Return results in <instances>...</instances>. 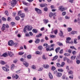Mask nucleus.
<instances>
[{"mask_svg": "<svg viewBox=\"0 0 80 80\" xmlns=\"http://www.w3.org/2000/svg\"><path fill=\"white\" fill-rule=\"evenodd\" d=\"M56 69V68L52 66V70H53V71H54V70H55Z\"/></svg>", "mask_w": 80, "mask_h": 80, "instance_id": "obj_47", "label": "nucleus"}, {"mask_svg": "<svg viewBox=\"0 0 80 80\" xmlns=\"http://www.w3.org/2000/svg\"><path fill=\"white\" fill-rule=\"evenodd\" d=\"M39 42H40V39H37L35 41V43H39Z\"/></svg>", "mask_w": 80, "mask_h": 80, "instance_id": "obj_23", "label": "nucleus"}, {"mask_svg": "<svg viewBox=\"0 0 80 80\" xmlns=\"http://www.w3.org/2000/svg\"><path fill=\"white\" fill-rule=\"evenodd\" d=\"M58 72H63V69L62 68L58 69Z\"/></svg>", "mask_w": 80, "mask_h": 80, "instance_id": "obj_24", "label": "nucleus"}, {"mask_svg": "<svg viewBox=\"0 0 80 80\" xmlns=\"http://www.w3.org/2000/svg\"><path fill=\"white\" fill-rule=\"evenodd\" d=\"M11 4V6L12 7H14L15 5H16L17 3V0H12V1L10 2Z\"/></svg>", "mask_w": 80, "mask_h": 80, "instance_id": "obj_4", "label": "nucleus"}, {"mask_svg": "<svg viewBox=\"0 0 80 80\" xmlns=\"http://www.w3.org/2000/svg\"><path fill=\"white\" fill-rule=\"evenodd\" d=\"M67 59V57H64L63 58V60L64 61V62H65Z\"/></svg>", "mask_w": 80, "mask_h": 80, "instance_id": "obj_45", "label": "nucleus"}, {"mask_svg": "<svg viewBox=\"0 0 80 80\" xmlns=\"http://www.w3.org/2000/svg\"><path fill=\"white\" fill-rule=\"evenodd\" d=\"M70 48L71 49H74V50H77V49H76L73 46H71L70 47Z\"/></svg>", "mask_w": 80, "mask_h": 80, "instance_id": "obj_35", "label": "nucleus"}, {"mask_svg": "<svg viewBox=\"0 0 80 80\" xmlns=\"http://www.w3.org/2000/svg\"><path fill=\"white\" fill-rule=\"evenodd\" d=\"M42 35V34L41 33H40V34H39L38 35H37L36 36V37H38V38L40 37H41Z\"/></svg>", "mask_w": 80, "mask_h": 80, "instance_id": "obj_40", "label": "nucleus"}, {"mask_svg": "<svg viewBox=\"0 0 80 80\" xmlns=\"http://www.w3.org/2000/svg\"><path fill=\"white\" fill-rule=\"evenodd\" d=\"M46 50L47 51H50V49L49 48V47L48 46L46 48Z\"/></svg>", "mask_w": 80, "mask_h": 80, "instance_id": "obj_56", "label": "nucleus"}, {"mask_svg": "<svg viewBox=\"0 0 80 80\" xmlns=\"http://www.w3.org/2000/svg\"><path fill=\"white\" fill-rule=\"evenodd\" d=\"M0 63L2 65H4V64H5V62L3 61H1V62Z\"/></svg>", "mask_w": 80, "mask_h": 80, "instance_id": "obj_44", "label": "nucleus"}, {"mask_svg": "<svg viewBox=\"0 0 80 80\" xmlns=\"http://www.w3.org/2000/svg\"><path fill=\"white\" fill-rule=\"evenodd\" d=\"M48 10V8H44V11H45L46 12H47Z\"/></svg>", "mask_w": 80, "mask_h": 80, "instance_id": "obj_63", "label": "nucleus"}, {"mask_svg": "<svg viewBox=\"0 0 80 80\" xmlns=\"http://www.w3.org/2000/svg\"><path fill=\"white\" fill-rule=\"evenodd\" d=\"M69 78H71V79H73V75H71L69 76Z\"/></svg>", "mask_w": 80, "mask_h": 80, "instance_id": "obj_48", "label": "nucleus"}, {"mask_svg": "<svg viewBox=\"0 0 80 80\" xmlns=\"http://www.w3.org/2000/svg\"><path fill=\"white\" fill-rule=\"evenodd\" d=\"M5 14L6 15H8V11H6L5 12Z\"/></svg>", "mask_w": 80, "mask_h": 80, "instance_id": "obj_43", "label": "nucleus"}, {"mask_svg": "<svg viewBox=\"0 0 80 80\" xmlns=\"http://www.w3.org/2000/svg\"><path fill=\"white\" fill-rule=\"evenodd\" d=\"M76 62H77V64H79V63H80V60H77L76 61Z\"/></svg>", "mask_w": 80, "mask_h": 80, "instance_id": "obj_64", "label": "nucleus"}, {"mask_svg": "<svg viewBox=\"0 0 80 80\" xmlns=\"http://www.w3.org/2000/svg\"><path fill=\"white\" fill-rule=\"evenodd\" d=\"M13 45L14 47H18V42H15V43H13Z\"/></svg>", "mask_w": 80, "mask_h": 80, "instance_id": "obj_20", "label": "nucleus"}, {"mask_svg": "<svg viewBox=\"0 0 80 80\" xmlns=\"http://www.w3.org/2000/svg\"><path fill=\"white\" fill-rule=\"evenodd\" d=\"M58 9L59 10H60L61 12H63V11H64L65 10V8L63 7L62 6H59L58 8Z\"/></svg>", "mask_w": 80, "mask_h": 80, "instance_id": "obj_6", "label": "nucleus"}, {"mask_svg": "<svg viewBox=\"0 0 80 80\" xmlns=\"http://www.w3.org/2000/svg\"><path fill=\"white\" fill-rule=\"evenodd\" d=\"M40 7H47V4H42L40 5Z\"/></svg>", "mask_w": 80, "mask_h": 80, "instance_id": "obj_17", "label": "nucleus"}, {"mask_svg": "<svg viewBox=\"0 0 80 80\" xmlns=\"http://www.w3.org/2000/svg\"><path fill=\"white\" fill-rule=\"evenodd\" d=\"M72 53L73 55H75V54H76V53H77V52L76 51H73L72 52Z\"/></svg>", "mask_w": 80, "mask_h": 80, "instance_id": "obj_50", "label": "nucleus"}, {"mask_svg": "<svg viewBox=\"0 0 80 80\" xmlns=\"http://www.w3.org/2000/svg\"><path fill=\"white\" fill-rule=\"evenodd\" d=\"M3 57H8V55H7V54L6 53H4V54L2 55Z\"/></svg>", "mask_w": 80, "mask_h": 80, "instance_id": "obj_38", "label": "nucleus"}, {"mask_svg": "<svg viewBox=\"0 0 80 80\" xmlns=\"http://www.w3.org/2000/svg\"><path fill=\"white\" fill-rule=\"evenodd\" d=\"M57 44L59 46H63V44L62 43L58 42H57Z\"/></svg>", "mask_w": 80, "mask_h": 80, "instance_id": "obj_31", "label": "nucleus"}, {"mask_svg": "<svg viewBox=\"0 0 80 80\" xmlns=\"http://www.w3.org/2000/svg\"><path fill=\"white\" fill-rule=\"evenodd\" d=\"M14 67H15V66H14V65L13 64L11 66V69L12 70H13Z\"/></svg>", "mask_w": 80, "mask_h": 80, "instance_id": "obj_42", "label": "nucleus"}, {"mask_svg": "<svg viewBox=\"0 0 80 80\" xmlns=\"http://www.w3.org/2000/svg\"><path fill=\"white\" fill-rule=\"evenodd\" d=\"M64 55H65V56L68 57L69 56H70V54L69 53H64Z\"/></svg>", "mask_w": 80, "mask_h": 80, "instance_id": "obj_26", "label": "nucleus"}, {"mask_svg": "<svg viewBox=\"0 0 80 80\" xmlns=\"http://www.w3.org/2000/svg\"><path fill=\"white\" fill-rule=\"evenodd\" d=\"M66 42L67 43H71V44H72V45L73 44V41H71V42H70L68 41Z\"/></svg>", "mask_w": 80, "mask_h": 80, "instance_id": "obj_39", "label": "nucleus"}, {"mask_svg": "<svg viewBox=\"0 0 80 80\" xmlns=\"http://www.w3.org/2000/svg\"><path fill=\"white\" fill-rule=\"evenodd\" d=\"M62 74L61 72H58V73L56 74V76L58 77H60L62 76Z\"/></svg>", "mask_w": 80, "mask_h": 80, "instance_id": "obj_9", "label": "nucleus"}, {"mask_svg": "<svg viewBox=\"0 0 80 80\" xmlns=\"http://www.w3.org/2000/svg\"><path fill=\"white\" fill-rule=\"evenodd\" d=\"M32 68L33 69H35V68H35V66L34 65L32 66Z\"/></svg>", "mask_w": 80, "mask_h": 80, "instance_id": "obj_61", "label": "nucleus"}, {"mask_svg": "<svg viewBox=\"0 0 80 80\" xmlns=\"http://www.w3.org/2000/svg\"><path fill=\"white\" fill-rule=\"evenodd\" d=\"M58 58V56H55L53 57V59H52V60L53 61V60H56Z\"/></svg>", "mask_w": 80, "mask_h": 80, "instance_id": "obj_21", "label": "nucleus"}, {"mask_svg": "<svg viewBox=\"0 0 80 80\" xmlns=\"http://www.w3.org/2000/svg\"><path fill=\"white\" fill-rule=\"evenodd\" d=\"M43 21L45 24H47V23H48V22H49V21H48V19H44L43 20Z\"/></svg>", "mask_w": 80, "mask_h": 80, "instance_id": "obj_14", "label": "nucleus"}, {"mask_svg": "<svg viewBox=\"0 0 80 80\" xmlns=\"http://www.w3.org/2000/svg\"><path fill=\"white\" fill-rule=\"evenodd\" d=\"M51 8L52 9V12H55L56 10L55 9H54L55 8L53 6L51 5Z\"/></svg>", "mask_w": 80, "mask_h": 80, "instance_id": "obj_12", "label": "nucleus"}, {"mask_svg": "<svg viewBox=\"0 0 80 80\" xmlns=\"http://www.w3.org/2000/svg\"><path fill=\"white\" fill-rule=\"evenodd\" d=\"M12 77L13 78H15V79H17L18 78V76L17 74H16L15 75H13Z\"/></svg>", "mask_w": 80, "mask_h": 80, "instance_id": "obj_18", "label": "nucleus"}, {"mask_svg": "<svg viewBox=\"0 0 80 80\" xmlns=\"http://www.w3.org/2000/svg\"><path fill=\"white\" fill-rule=\"evenodd\" d=\"M32 32L33 33H37L38 31L37 29H33L32 30Z\"/></svg>", "mask_w": 80, "mask_h": 80, "instance_id": "obj_29", "label": "nucleus"}, {"mask_svg": "<svg viewBox=\"0 0 80 80\" xmlns=\"http://www.w3.org/2000/svg\"><path fill=\"white\" fill-rule=\"evenodd\" d=\"M5 28H8V25H5V24H3L1 28V29L2 31H4V30H5Z\"/></svg>", "mask_w": 80, "mask_h": 80, "instance_id": "obj_5", "label": "nucleus"}, {"mask_svg": "<svg viewBox=\"0 0 80 80\" xmlns=\"http://www.w3.org/2000/svg\"><path fill=\"white\" fill-rule=\"evenodd\" d=\"M48 75L50 79H52L53 78V76L51 73L49 72Z\"/></svg>", "mask_w": 80, "mask_h": 80, "instance_id": "obj_16", "label": "nucleus"}, {"mask_svg": "<svg viewBox=\"0 0 80 80\" xmlns=\"http://www.w3.org/2000/svg\"><path fill=\"white\" fill-rule=\"evenodd\" d=\"M54 33L55 35H57V33H58V30H57V29H56L54 30Z\"/></svg>", "mask_w": 80, "mask_h": 80, "instance_id": "obj_34", "label": "nucleus"}, {"mask_svg": "<svg viewBox=\"0 0 80 80\" xmlns=\"http://www.w3.org/2000/svg\"><path fill=\"white\" fill-rule=\"evenodd\" d=\"M24 52H18V55H22L24 54Z\"/></svg>", "mask_w": 80, "mask_h": 80, "instance_id": "obj_36", "label": "nucleus"}, {"mask_svg": "<svg viewBox=\"0 0 80 80\" xmlns=\"http://www.w3.org/2000/svg\"><path fill=\"white\" fill-rule=\"evenodd\" d=\"M56 64L57 65V67H59V68L61 67V65H60V64L59 63H58V62L57 63H56Z\"/></svg>", "mask_w": 80, "mask_h": 80, "instance_id": "obj_27", "label": "nucleus"}, {"mask_svg": "<svg viewBox=\"0 0 80 80\" xmlns=\"http://www.w3.org/2000/svg\"><path fill=\"white\" fill-rule=\"evenodd\" d=\"M63 33L62 31L60 30L59 33L60 36L61 37H63Z\"/></svg>", "mask_w": 80, "mask_h": 80, "instance_id": "obj_13", "label": "nucleus"}, {"mask_svg": "<svg viewBox=\"0 0 80 80\" xmlns=\"http://www.w3.org/2000/svg\"><path fill=\"white\" fill-rule=\"evenodd\" d=\"M77 39L75 38L74 39V43H75L76 44V43H77Z\"/></svg>", "mask_w": 80, "mask_h": 80, "instance_id": "obj_49", "label": "nucleus"}, {"mask_svg": "<svg viewBox=\"0 0 80 80\" xmlns=\"http://www.w3.org/2000/svg\"><path fill=\"white\" fill-rule=\"evenodd\" d=\"M9 68V66L8 65H6V67H2V69H3L4 71H5V72H8L9 71V69H8Z\"/></svg>", "mask_w": 80, "mask_h": 80, "instance_id": "obj_2", "label": "nucleus"}, {"mask_svg": "<svg viewBox=\"0 0 80 80\" xmlns=\"http://www.w3.org/2000/svg\"><path fill=\"white\" fill-rule=\"evenodd\" d=\"M27 58L28 59H31V58H32V56L30 54L28 55L27 56Z\"/></svg>", "mask_w": 80, "mask_h": 80, "instance_id": "obj_30", "label": "nucleus"}, {"mask_svg": "<svg viewBox=\"0 0 80 80\" xmlns=\"http://www.w3.org/2000/svg\"><path fill=\"white\" fill-rule=\"evenodd\" d=\"M20 60H21V62H25V59H24L23 58H21Z\"/></svg>", "mask_w": 80, "mask_h": 80, "instance_id": "obj_57", "label": "nucleus"}, {"mask_svg": "<svg viewBox=\"0 0 80 80\" xmlns=\"http://www.w3.org/2000/svg\"><path fill=\"white\" fill-rule=\"evenodd\" d=\"M53 15H54L53 13H52V12H50L49 14V17H52Z\"/></svg>", "mask_w": 80, "mask_h": 80, "instance_id": "obj_33", "label": "nucleus"}, {"mask_svg": "<svg viewBox=\"0 0 80 80\" xmlns=\"http://www.w3.org/2000/svg\"><path fill=\"white\" fill-rule=\"evenodd\" d=\"M67 42L68 41V42H69L70 40H71V38H67Z\"/></svg>", "mask_w": 80, "mask_h": 80, "instance_id": "obj_53", "label": "nucleus"}, {"mask_svg": "<svg viewBox=\"0 0 80 80\" xmlns=\"http://www.w3.org/2000/svg\"><path fill=\"white\" fill-rule=\"evenodd\" d=\"M22 3L24 5H26L27 6H28V3H26L24 1H22Z\"/></svg>", "mask_w": 80, "mask_h": 80, "instance_id": "obj_22", "label": "nucleus"}, {"mask_svg": "<svg viewBox=\"0 0 80 80\" xmlns=\"http://www.w3.org/2000/svg\"><path fill=\"white\" fill-rule=\"evenodd\" d=\"M14 43V42H13V41L11 40L8 42V45H9V46H12Z\"/></svg>", "mask_w": 80, "mask_h": 80, "instance_id": "obj_8", "label": "nucleus"}, {"mask_svg": "<svg viewBox=\"0 0 80 80\" xmlns=\"http://www.w3.org/2000/svg\"><path fill=\"white\" fill-rule=\"evenodd\" d=\"M65 65V63L64 62H62L61 63V67H63V66H64V65Z\"/></svg>", "mask_w": 80, "mask_h": 80, "instance_id": "obj_32", "label": "nucleus"}, {"mask_svg": "<svg viewBox=\"0 0 80 80\" xmlns=\"http://www.w3.org/2000/svg\"><path fill=\"white\" fill-rule=\"evenodd\" d=\"M8 53L9 54V56L11 57H13L14 55L13 54L12 52H8Z\"/></svg>", "mask_w": 80, "mask_h": 80, "instance_id": "obj_11", "label": "nucleus"}, {"mask_svg": "<svg viewBox=\"0 0 80 80\" xmlns=\"http://www.w3.org/2000/svg\"><path fill=\"white\" fill-rule=\"evenodd\" d=\"M75 58H76V56H72L71 57V60H75Z\"/></svg>", "mask_w": 80, "mask_h": 80, "instance_id": "obj_25", "label": "nucleus"}, {"mask_svg": "<svg viewBox=\"0 0 80 80\" xmlns=\"http://www.w3.org/2000/svg\"><path fill=\"white\" fill-rule=\"evenodd\" d=\"M15 19L16 20H20V18L19 17H16L15 18Z\"/></svg>", "mask_w": 80, "mask_h": 80, "instance_id": "obj_51", "label": "nucleus"}, {"mask_svg": "<svg viewBox=\"0 0 80 80\" xmlns=\"http://www.w3.org/2000/svg\"><path fill=\"white\" fill-rule=\"evenodd\" d=\"M42 58L43 60H47V58L45 57V55H43Z\"/></svg>", "mask_w": 80, "mask_h": 80, "instance_id": "obj_28", "label": "nucleus"}, {"mask_svg": "<svg viewBox=\"0 0 80 80\" xmlns=\"http://www.w3.org/2000/svg\"><path fill=\"white\" fill-rule=\"evenodd\" d=\"M43 67L45 68H49V65L47 64L44 65H43Z\"/></svg>", "mask_w": 80, "mask_h": 80, "instance_id": "obj_19", "label": "nucleus"}, {"mask_svg": "<svg viewBox=\"0 0 80 80\" xmlns=\"http://www.w3.org/2000/svg\"><path fill=\"white\" fill-rule=\"evenodd\" d=\"M38 50H42V46H39L38 47Z\"/></svg>", "mask_w": 80, "mask_h": 80, "instance_id": "obj_37", "label": "nucleus"}, {"mask_svg": "<svg viewBox=\"0 0 80 80\" xmlns=\"http://www.w3.org/2000/svg\"><path fill=\"white\" fill-rule=\"evenodd\" d=\"M77 33V31H72L71 32V33L72 34V35H74V34H75V33Z\"/></svg>", "mask_w": 80, "mask_h": 80, "instance_id": "obj_41", "label": "nucleus"}, {"mask_svg": "<svg viewBox=\"0 0 80 80\" xmlns=\"http://www.w3.org/2000/svg\"><path fill=\"white\" fill-rule=\"evenodd\" d=\"M69 74H73V71H72L70 70L68 72Z\"/></svg>", "mask_w": 80, "mask_h": 80, "instance_id": "obj_52", "label": "nucleus"}, {"mask_svg": "<svg viewBox=\"0 0 80 80\" xmlns=\"http://www.w3.org/2000/svg\"><path fill=\"white\" fill-rule=\"evenodd\" d=\"M33 28L31 26H26L23 29V31L25 33L26 32V30L28 31H30L32 30Z\"/></svg>", "mask_w": 80, "mask_h": 80, "instance_id": "obj_1", "label": "nucleus"}, {"mask_svg": "<svg viewBox=\"0 0 80 80\" xmlns=\"http://www.w3.org/2000/svg\"><path fill=\"white\" fill-rule=\"evenodd\" d=\"M35 53L37 55H39L40 53V52L39 51H37L35 52Z\"/></svg>", "mask_w": 80, "mask_h": 80, "instance_id": "obj_54", "label": "nucleus"}, {"mask_svg": "<svg viewBox=\"0 0 80 80\" xmlns=\"http://www.w3.org/2000/svg\"><path fill=\"white\" fill-rule=\"evenodd\" d=\"M66 14V12H63L62 13V15L63 16H64V15H65Z\"/></svg>", "mask_w": 80, "mask_h": 80, "instance_id": "obj_59", "label": "nucleus"}, {"mask_svg": "<svg viewBox=\"0 0 80 80\" xmlns=\"http://www.w3.org/2000/svg\"><path fill=\"white\" fill-rule=\"evenodd\" d=\"M51 38H55L56 37V35H50Z\"/></svg>", "mask_w": 80, "mask_h": 80, "instance_id": "obj_46", "label": "nucleus"}, {"mask_svg": "<svg viewBox=\"0 0 80 80\" xmlns=\"http://www.w3.org/2000/svg\"><path fill=\"white\" fill-rule=\"evenodd\" d=\"M35 11H36L37 13H38V14H41V13H42V11L39 9H38L37 8H35Z\"/></svg>", "mask_w": 80, "mask_h": 80, "instance_id": "obj_7", "label": "nucleus"}, {"mask_svg": "<svg viewBox=\"0 0 80 80\" xmlns=\"http://www.w3.org/2000/svg\"><path fill=\"white\" fill-rule=\"evenodd\" d=\"M60 50V47H58L55 49V51L57 53L59 52Z\"/></svg>", "mask_w": 80, "mask_h": 80, "instance_id": "obj_15", "label": "nucleus"}, {"mask_svg": "<svg viewBox=\"0 0 80 80\" xmlns=\"http://www.w3.org/2000/svg\"><path fill=\"white\" fill-rule=\"evenodd\" d=\"M23 64L26 67H28V62H23Z\"/></svg>", "mask_w": 80, "mask_h": 80, "instance_id": "obj_10", "label": "nucleus"}, {"mask_svg": "<svg viewBox=\"0 0 80 80\" xmlns=\"http://www.w3.org/2000/svg\"><path fill=\"white\" fill-rule=\"evenodd\" d=\"M62 79H65V75H63L62 77Z\"/></svg>", "mask_w": 80, "mask_h": 80, "instance_id": "obj_62", "label": "nucleus"}, {"mask_svg": "<svg viewBox=\"0 0 80 80\" xmlns=\"http://www.w3.org/2000/svg\"><path fill=\"white\" fill-rule=\"evenodd\" d=\"M18 16H20L21 18H24L25 17V14L22 13L21 11L18 12Z\"/></svg>", "mask_w": 80, "mask_h": 80, "instance_id": "obj_3", "label": "nucleus"}, {"mask_svg": "<svg viewBox=\"0 0 80 80\" xmlns=\"http://www.w3.org/2000/svg\"><path fill=\"white\" fill-rule=\"evenodd\" d=\"M68 53H72V50L71 49H68Z\"/></svg>", "mask_w": 80, "mask_h": 80, "instance_id": "obj_60", "label": "nucleus"}, {"mask_svg": "<svg viewBox=\"0 0 80 80\" xmlns=\"http://www.w3.org/2000/svg\"><path fill=\"white\" fill-rule=\"evenodd\" d=\"M72 28H68V32H70L71 31H72Z\"/></svg>", "mask_w": 80, "mask_h": 80, "instance_id": "obj_55", "label": "nucleus"}, {"mask_svg": "<svg viewBox=\"0 0 80 80\" xmlns=\"http://www.w3.org/2000/svg\"><path fill=\"white\" fill-rule=\"evenodd\" d=\"M63 49H62L59 52V53H60V54H62V53H63Z\"/></svg>", "mask_w": 80, "mask_h": 80, "instance_id": "obj_58", "label": "nucleus"}]
</instances>
